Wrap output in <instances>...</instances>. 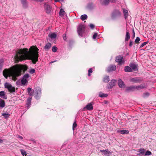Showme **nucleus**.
I'll list each match as a JSON object with an SVG mask.
<instances>
[{
	"instance_id": "obj_58",
	"label": "nucleus",
	"mask_w": 156,
	"mask_h": 156,
	"mask_svg": "<svg viewBox=\"0 0 156 156\" xmlns=\"http://www.w3.org/2000/svg\"><path fill=\"white\" fill-rule=\"evenodd\" d=\"M30 140L33 141V144H36V141L34 140V139H30Z\"/></svg>"
},
{
	"instance_id": "obj_1",
	"label": "nucleus",
	"mask_w": 156,
	"mask_h": 156,
	"mask_svg": "<svg viewBox=\"0 0 156 156\" xmlns=\"http://www.w3.org/2000/svg\"><path fill=\"white\" fill-rule=\"evenodd\" d=\"M30 49L33 50L34 51H29L27 48L20 49L14 57L16 62H18L20 61L30 59L32 60L33 64H36L38 61L39 57L38 51L39 49L36 46H31L30 49Z\"/></svg>"
},
{
	"instance_id": "obj_59",
	"label": "nucleus",
	"mask_w": 156,
	"mask_h": 156,
	"mask_svg": "<svg viewBox=\"0 0 156 156\" xmlns=\"http://www.w3.org/2000/svg\"><path fill=\"white\" fill-rule=\"evenodd\" d=\"M109 2L112 3H115L116 2V0H109Z\"/></svg>"
},
{
	"instance_id": "obj_62",
	"label": "nucleus",
	"mask_w": 156,
	"mask_h": 156,
	"mask_svg": "<svg viewBox=\"0 0 156 156\" xmlns=\"http://www.w3.org/2000/svg\"><path fill=\"white\" fill-rule=\"evenodd\" d=\"M56 60H55V61H51V62H50V64H51L52 63H53V62H56Z\"/></svg>"
},
{
	"instance_id": "obj_31",
	"label": "nucleus",
	"mask_w": 156,
	"mask_h": 156,
	"mask_svg": "<svg viewBox=\"0 0 156 156\" xmlns=\"http://www.w3.org/2000/svg\"><path fill=\"white\" fill-rule=\"evenodd\" d=\"M123 13L124 18L126 20L127 19V17L128 15V13L127 10L126 9H124L123 11Z\"/></svg>"
},
{
	"instance_id": "obj_46",
	"label": "nucleus",
	"mask_w": 156,
	"mask_h": 156,
	"mask_svg": "<svg viewBox=\"0 0 156 156\" xmlns=\"http://www.w3.org/2000/svg\"><path fill=\"white\" fill-rule=\"evenodd\" d=\"M57 48L55 46L52 47V50L53 52H55L57 51Z\"/></svg>"
},
{
	"instance_id": "obj_52",
	"label": "nucleus",
	"mask_w": 156,
	"mask_h": 156,
	"mask_svg": "<svg viewBox=\"0 0 156 156\" xmlns=\"http://www.w3.org/2000/svg\"><path fill=\"white\" fill-rule=\"evenodd\" d=\"M29 72L30 74H33L35 72V70L34 69H31L30 70Z\"/></svg>"
},
{
	"instance_id": "obj_43",
	"label": "nucleus",
	"mask_w": 156,
	"mask_h": 156,
	"mask_svg": "<svg viewBox=\"0 0 156 156\" xmlns=\"http://www.w3.org/2000/svg\"><path fill=\"white\" fill-rule=\"evenodd\" d=\"M20 151L22 154L23 156H26L27 153L23 149H21Z\"/></svg>"
},
{
	"instance_id": "obj_9",
	"label": "nucleus",
	"mask_w": 156,
	"mask_h": 156,
	"mask_svg": "<svg viewBox=\"0 0 156 156\" xmlns=\"http://www.w3.org/2000/svg\"><path fill=\"white\" fill-rule=\"evenodd\" d=\"M116 81V80H115L113 79L111 80V82L107 85V88L108 89L112 88L113 87L115 86Z\"/></svg>"
},
{
	"instance_id": "obj_7",
	"label": "nucleus",
	"mask_w": 156,
	"mask_h": 156,
	"mask_svg": "<svg viewBox=\"0 0 156 156\" xmlns=\"http://www.w3.org/2000/svg\"><path fill=\"white\" fill-rule=\"evenodd\" d=\"M44 8L47 14H49L51 11L52 9L51 7V6L45 3L44 5Z\"/></svg>"
},
{
	"instance_id": "obj_29",
	"label": "nucleus",
	"mask_w": 156,
	"mask_h": 156,
	"mask_svg": "<svg viewBox=\"0 0 156 156\" xmlns=\"http://www.w3.org/2000/svg\"><path fill=\"white\" fill-rule=\"evenodd\" d=\"M87 8L89 9L92 10L94 8V5L92 3H90L87 4Z\"/></svg>"
},
{
	"instance_id": "obj_56",
	"label": "nucleus",
	"mask_w": 156,
	"mask_h": 156,
	"mask_svg": "<svg viewBox=\"0 0 156 156\" xmlns=\"http://www.w3.org/2000/svg\"><path fill=\"white\" fill-rule=\"evenodd\" d=\"M133 44V41L131 40H130L129 41V47H131L132 46Z\"/></svg>"
},
{
	"instance_id": "obj_37",
	"label": "nucleus",
	"mask_w": 156,
	"mask_h": 156,
	"mask_svg": "<svg viewBox=\"0 0 156 156\" xmlns=\"http://www.w3.org/2000/svg\"><path fill=\"white\" fill-rule=\"evenodd\" d=\"M87 18V16L86 14L82 15L80 17V19L83 21L85 20Z\"/></svg>"
},
{
	"instance_id": "obj_12",
	"label": "nucleus",
	"mask_w": 156,
	"mask_h": 156,
	"mask_svg": "<svg viewBox=\"0 0 156 156\" xmlns=\"http://www.w3.org/2000/svg\"><path fill=\"white\" fill-rule=\"evenodd\" d=\"M10 73V71L9 69H5L3 71L4 76L6 79H7Z\"/></svg>"
},
{
	"instance_id": "obj_50",
	"label": "nucleus",
	"mask_w": 156,
	"mask_h": 156,
	"mask_svg": "<svg viewBox=\"0 0 156 156\" xmlns=\"http://www.w3.org/2000/svg\"><path fill=\"white\" fill-rule=\"evenodd\" d=\"M62 37L64 41H67V37L66 36V34H63Z\"/></svg>"
},
{
	"instance_id": "obj_15",
	"label": "nucleus",
	"mask_w": 156,
	"mask_h": 156,
	"mask_svg": "<svg viewBox=\"0 0 156 156\" xmlns=\"http://www.w3.org/2000/svg\"><path fill=\"white\" fill-rule=\"evenodd\" d=\"M100 152H102V154L107 156H109L110 154H112V153L108 149L103 150H100Z\"/></svg>"
},
{
	"instance_id": "obj_53",
	"label": "nucleus",
	"mask_w": 156,
	"mask_h": 156,
	"mask_svg": "<svg viewBox=\"0 0 156 156\" xmlns=\"http://www.w3.org/2000/svg\"><path fill=\"white\" fill-rule=\"evenodd\" d=\"M98 35V33H94V35L93 36L92 38L94 39H96V37Z\"/></svg>"
},
{
	"instance_id": "obj_55",
	"label": "nucleus",
	"mask_w": 156,
	"mask_h": 156,
	"mask_svg": "<svg viewBox=\"0 0 156 156\" xmlns=\"http://www.w3.org/2000/svg\"><path fill=\"white\" fill-rule=\"evenodd\" d=\"M16 84L18 86H20L21 85V81H20V80H17L16 82Z\"/></svg>"
},
{
	"instance_id": "obj_32",
	"label": "nucleus",
	"mask_w": 156,
	"mask_h": 156,
	"mask_svg": "<svg viewBox=\"0 0 156 156\" xmlns=\"http://www.w3.org/2000/svg\"><path fill=\"white\" fill-rule=\"evenodd\" d=\"M65 12L63 9H61L59 13V16H64L65 15Z\"/></svg>"
},
{
	"instance_id": "obj_24",
	"label": "nucleus",
	"mask_w": 156,
	"mask_h": 156,
	"mask_svg": "<svg viewBox=\"0 0 156 156\" xmlns=\"http://www.w3.org/2000/svg\"><path fill=\"white\" fill-rule=\"evenodd\" d=\"M5 106V103L4 101L2 98H0V108H4Z\"/></svg>"
},
{
	"instance_id": "obj_48",
	"label": "nucleus",
	"mask_w": 156,
	"mask_h": 156,
	"mask_svg": "<svg viewBox=\"0 0 156 156\" xmlns=\"http://www.w3.org/2000/svg\"><path fill=\"white\" fill-rule=\"evenodd\" d=\"M92 72V69L90 68L88 70V76H90L91 75V73Z\"/></svg>"
},
{
	"instance_id": "obj_61",
	"label": "nucleus",
	"mask_w": 156,
	"mask_h": 156,
	"mask_svg": "<svg viewBox=\"0 0 156 156\" xmlns=\"http://www.w3.org/2000/svg\"><path fill=\"white\" fill-rule=\"evenodd\" d=\"M18 138L21 139V140H22L23 139V137H22V136H20V135H18Z\"/></svg>"
},
{
	"instance_id": "obj_38",
	"label": "nucleus",
	"mask_w": 156,
	"mask_h": 156,
	"mask_svg": "<svg viewBox=\"0 0 156 156\" xmlns=\"http://www.w3.org/2000/svg\"><path fill=\"white\" fill-rule=\"evenodd\" d=\"M12 86V85L11 84H10L8 82L5 83L4 84L5 88H7L8 89L10 87Z\"/></svg>"
},
{
	"instance_id": "obj_45",
	"label": "nucleus",
	"mask_w": 156,
	"mask_h": 156,
	"mask_svg": "<svg viewBox=\"0 0 156 156\" xmlns=\"http://www.w3.org/2000/svg\"><path fill=\"white\" fill-rule=\"evenodd\" d=\"M140 40V39L139 37H137L135 41L134 42L136 44H139V41Z\"/></svg>"
},
{
	"instance_id": "obj_23",
	"label": "nucleus",
	"mask_w": 156,
	"mask_h": 156,
	"mask_svg": "<svg viewBox=\"0 0 156 156\" xmlns=\"http://www.w3.org/2000/svg\"><path fill=\"white\" fill-rule=\"evenodd\" d=\"M0 97L4 99H7V96L5 95V92L4 91H1L0 92Z\"/></svg>"
},
{
	"instance_id": "obj_41",
	"label": "nucleus",
	"mask_w": 156,
	"mask_h": 156,
	"mask_svg": "<svg viewBox=\"0 0 156 156\" xmlns=\"http://www.w3.org/2000/svg\"><path fill=\"white\" fill-rule=\"evenodd\" d=\"M150 93L148 92H146L144 93L143 95V97L144 98L148 97L150 95Z\"/></svg>"
},
{
	"instance_id": "obj_64",
	"label": "nucleus",
	"mask_w": 156,
	"mask_h": 156,
	"mask_svg": "<svg viewBox=\"0 0 156 156\" xmlns=\"http://www.w3.org/2000/svg\"><path fill=\"white\" fill-rule=\"evenodd\" d=\"M55 2H60V0H55Z\"/></svg>"
},
{
	"instance_id": "obj_17",
	"label": "nucleus",
	"mask_w": 156,
	"mask_h": 156,
	"mask_svg": "<svg viewBox=\"0 0 156 156\" xmlns=\"http://www.w3.org/2000/svg\"><path fill=\"white\" fill-rule=\"evenodd\" d=\"M85 108H86L88 110H92L93 109V107L92 106V104L91 103H88L85 107L83 109H85Z\"/></svg>"
},
{
	"instance_id": "obj_4",
	"label": "nucleus",
	"mask_w": 156,
	"mask_h": 156,
	"mask_svg": "<svg viewBox=\"0 0 156 156\" xmlns=\"http://www.w3.org/2000/svg\"><path fill=\"white\" fill-rule=\"evenodd\" d=\"M115 61L118 63V65H121L125 62V60L122 55H119L115 57Z\"/></svg>"
},
{
	"instance_id": "obj_34",
	"label": "nucleus",
	"mask_w": 156,
	"mask_h": 156,
	"mask_svg": "<svg viewBox=\"0 0 156 156\" xmlns=\"http://www.w3.org/2000/svg\"><path fill=\"white\" fill-rule=\"evenodd\" d=\"M21 82L22 85H25L28 83V80L22 78L21 80Z\"/></svg>"
},
{
	"instance_id": "obj_36",
	"label": "nucleus",
	"mask_w": 156,
	"mask_h": 156,
	"mask_svg": "<svg viewBox=\"0 0 156 156\" xmlns=\"http://www.w3.org/2000/svg\"><path fill=\"white\" fill-rule=\"evenodd\" d=\"M99 96L101 98L106 97L108 96V95L104 94L102 92H100L99 94Z\"/></svg>"
},
{
	"instance_id": "obj_30",
	"label": "nucleus",
	"mask_w": 156,
	"mask_h": 156,
	"mask_svg": "<svg viewBox=\"0 0 156 156\" xmlns=\"http://www.w3.org/2000/svg\"><path fill=\"white\" fill-rule=\"evenodd\" d=\"M27 91L28 95L32 97L33 95V92H32V89L30 87H28L27 89Z\"/></svg>"
},
{
	"instance_id": "obj_60",
	"label": "nucleus",
	"mask_w": 156,
	"mask_h": 156,
	"mask_svg": "<svg viewBox=\"0 0 156 156\" xmlns=\"http://www.w3.org/2000/svg\"><path fill=\"white\" fill-rule=\"evenodd\" d=\"M35 1L37 2H42L44 1V0H34Z\"/></svg>"
},
{
	"instance_id": "obj_25",
	"label": "nucleus",
	"mask_w": 156,
	"mask_h": 156,
	"mask_svg": "<svg viewBox=\"0 0 156 156\" xmlns=\"http://www.w3.org/2000/svg\"><path fill=\"white\" fill-rule=\"evenodd\" d=\"M118 133L122 134H127L129 133V131L128 130H118Z\"/></svg>"
},
{
	"instance_id": "obj_18",
	"label": "nucleus",
	"mask_w": 156,
	"mask_h": 156,
	"mask_svg": "<svg viewBox=\"0 0 156 156\" xmlns=\"http://www.w3.org/2000/svg\"><path fill=\"white\" fill-rule=\"evenodd\" d=\"M119 86L120 88H122L125 87V85L124 83L120 79H119Z\"/></svg>"
},
{
	"instance_id": "obj_33",
	"label": "nucleus",
	"mask_w": 156,
	"mask_h": 156,
	"mask_svg": "<svg viewBox=\"0 0 156 156\" xmlns=\"http://www.w3.org/2000/svg\"><path fill=\"white\" fill-rule=\"evenodd\" d=\"M8 90L10 93H13L15 92V88L12 86L10 87L9 88Z\"/></svg>"
},
{
	"instance_id": "obj_16",
	"label": "nucleus",
	"mask_w": 156,
	"mask_h": 156,
	"mask_svg": "<svg viewBox=\"0 0 156 156\" xmlns=\"http://www.w3.org/2000/svg\"><path fill=\"white\" fill-rule=\"evenodd\" d=\"M135 90L136 89L137 90H141L143 89L146 88V87L145 86L144 84H141L140 85L136 86H134Z\"/></svg>"
},
{
	"instance_id": "obj_10",
	"label": "nucleus",
	"mask_w": 156,
	"mask_h": 156,
	"mask_svg": "<svg viewBox=\"0 0 156 156\" xmlns=\"http://www.w3.org/2000/svg\"><path fill=\"white\" fill-rule=\"evenodd\" d=\"M116 69V67L115 65H111L108 67L107 71L108 73H110L115 71Z\"/></svg>"
},
{
	"instance_id": "obj_49",
	"label": "nucleus",
	"mask_w": 156,
	"mask_h": 156,
	"mask_svg": "<svg viewBox=\"0 0 156 156\" xmlns=\"http://www.w3.org/2000/svg\"><path fill=\"white\" fill-rule=\"evenodd\" d=\"M144 154L145 155H151L152 153L150 151H147Z\"/></svg>"
},
{
	"instance_id": "obj_63",
	"label": "nucleus",
	"mask_w": 156,
	"mask_h": 156,
	"mask_svg": "<svg viewBox=\"0 0 156 156\" xmlns=\"http://www.w3.org/2000/svg\"><path fill=\"white\" fill-rule=\"evenodd\" d=\"M3 142V140L1 139H0V144H1V143H2Z\"/></svg>"
},
{
	"instance_id": "obj_21",
	"label": "nucleus",
	"mask_w": 156,
	"mask_h": 156,
	"mask_svg": "<svg viewBox=\"0 0 156 156\" xmlns=\"http://www.w3.org/2000/svg\"><path fill=\"white\" fill-rule=\"evenodd\" d=\"M124 70L126 72H133L131 67L128 66H125L124 67Z\"/></svg>"
},
{
	"instance_id": "obj_14",
	"label": "nucleus",
	"mask_w": 156,
	"mask_h": 156,
	"mask_svg": "<svg viewBox=\"0 0 156 156\" xmlns=\"http://www.w3.org/2000/svg\"><path fill=\"white\" fill-rule=\"evenodd\" d=\"M135 90L134 86H131L129 87H127L125 90L126 92H129L134 91Z\"/></svg>"
},
{
	"instance_id": "obj_28",
	"label": "nucleus",
	"mask_w": 156,
	"mask_h": 156,
	"mask_svg": "<svg viewBox=\"0 0 156 156\" xmlns=\"http://www.w3.org/2000/svg\"><path fill=\"white\" fill-rule=\"evenodd\" d=\"M21 2L23 7L24 8H26L27 7V0H21Z\"/></svg>"
},
{
	"instance_id": "obj_6",
	"label": "nucleus",
	"mask_w": 156,
	"mask_h": 156,
	"mask_svg": "<svg viewBox=\"0 0 156 156\" xmlns=\"http://www.w3.org/2000/svg\"><path fill=\"white\" fill-rule=\"evenodd\" d=\"M121 15V13L119 10L115 9L112 13L111 17L112 19H114L120 16Z\"/></svg>"
},
{
	"instance_id": "obj_47",
	"label": "nucleus",
	"mask_w": 156,
	"mask_h": 156,
	"mask_svg": "<svg viewBox=\"0 0 156 156\" xmlns=\"http://www.w3.org/2000/svg\"><path fill=\"white\" fill-rule=\"evenodd\" d=\"M29 77V75L28 73H26L23 76V78L27 80V79Z\"/></svg>"
},
{
	"instance_id": "obj_51",
	"label": "nucleus",
	"mask_w": 156,
	"mask_h": 156,
	"mask_svg": "<svg viewBox=\"0 0 156 156\" xmlns=\"http://www.w3.org/2000/svg\"><path fill=\"white\" fill-rule=\"evenodd\" d=\"M148 43V41H146V42H145L143 43L140 45V48H142V47H144V46H145V45L147 44Z\"/></svg>"
},
{
	"instance_id": "obj_39",
	"label": "nucleus",
	"mask_w": 156,
	"mask_h": 156,
	"mask_svg": "<svg viewBox=\"0 0 156 156\" xmlns=\"http://www.w3.org/2000/svg\"><path fill=\"white\" fill-rule=\"evenodd\" d=\"M4 62V60L3 59H1L0 60V70H1L2 69Z\"/></svg>"
},
{
	"instance_id": "obj_27",
	"label": "nucleus",
	"mask_w": 156,
	"mask_h": 156,
	"mask_svg": "<svg viewBox=\"0 0 156 156\" xmlns=\"http://www.w3.org/2000/svg\"><path fill=\"white\" fill-rule=\"evenodd\" d=\"M48 37L51 38L52 39L56 38L57 37V34L55 33H53L51 34H49Z\"/></svg>"
},
{
	"instance_id": "obj_44",
	"label": "nucleus",
	"mask_w": 156,
	"mask_h": 156,
	"mask_svg": "<svg viewBox=\"0 0 156 156\" xmlns=\"http://www.w3.org/2000/svg\"><path fill=\"white\" fill-rule=\"evenodd\" d=\"M76 121L75 120L73 125V130H74L77 126Z\"/></svg>"
},
{
	"instance_id": "obj_13",
	"label": "nucleus",
	"mask_w": 156,
	"mask_h": 156,
	"mask_svg": "<svg viewBox=\"0 0 156 156\" xmlns=\"http://www.w3.org/2000/svg\"><path fill=\"white\" fill-rule=\"evenodd\" d=\"M129 66L131 67L132 70L137 71L138 70V65L135 64L133 63H131L129 64Z\"/></svg>"
},
{
	"instance_id": "obj_2",
	"label": "nucleus",
	"mask_w": 156,
	"mask_h": 156,
	"mask_svg": "<svg viewBox=\"0 0 156 156\" xmlns=\"http://www.w3.org/2000/svg\"><path fill=\"white\" fill-rule=\"evenodd\" d=\"M86 27L84 25L82 24H80L77 28V33L81 37H85V36L83 35V34L85 30Z\"/></svg>"
},
{
	"instance_id": "obj_3",
	"label": "nucleus",
	"mask_w": 156,
	"mask_h": 156,
	"mask_svg": "<svg viewBox=\"0 0 156 156\" xmlns=\"http://www.w3.org/2000/svg\"><path fill=\"white\" fill-rule=\"evenodd\" d=\"M34 91L35 94V97L36 99L37 100L39 99L41 96V89L39 87H37L33 91Z\"/></svg>"
},
{
	"instance_id": "obj_8",
	"label": "nucleus",
	"mask_w": 156,
	"mask_h": 156,
	"mask_svg": "<svg viewBox=\"0 0 156 156\" xmlns=\"http://www.w3.org/2000/svg\"><path fill=\"white\" fill-rule=\"evenodd\" d=\"M16 67L17 69L20 72L23 70L24 72H25L27 70L28 68L27 66L22 65L17 66Z\"/></svg>"
},
{
	"instance_id": "obj_42",
	"label": "nucleus",
	"mask_w": 156,
	"mask_h": 156,
	"mask_svg": "<svg viewBox=\"0 0 156 156\" xmlns=\"http://www.w3.org/2000/svg\"><path fill=\"white\" fill-rule=\"evenodd\" d=\"M74 41L72 39L70 40L69 41V45L70 46H72L74 43Z\"/></svg>"
},
{
	"instance_id": "obj_22",
	"label": "nucleus",
	"mask_w": 156,
	"mask_h": 156,
	"mask_svg": "<svg viewBox=\"0 0 156 156\" xmlns=\"http://www.w3.org/2000/svg\"><path fill=\"white\" fill-rule=\"evenodd\" d=\"M51 44L49 42L47 43L45 46L44 49L46 51H48L51 48Z\"/></svg>"
},
{
	"instance_id": "obj_5",
	"label": "nucleus",
	"mask_w": 156,
	"mask_h": 156,
	"mask_svg": "<svg viewBox=\"0 0 156 156\" xmlns=\"http://www.w3.org/2000/svg\"><path fill=\"white\" fill-rule=\"evenodd\" d=\"M129 81L131 82L134 83H140L143 81V79L141 77H135L130 78Z\"/></svg>"
},
{
	"instance_id": "obj_35",
	"label": "nucleus",
	"mask_w": 156,
	"mask_h": 156,
	"mask_svg": "<svg viewBox=\"0 0 156 156\" xmlns=\"http://www.w3.org/2000/svg\"><path fill=\"white\" fill-rule=\"evenodd\" d=\"M109 81V76H105L103 80L104 82L105 83H108Z\"/></svg>"
},
{
	"instance_id": "obj_20",
	"label": "nucleus",
	"mask_w": 156,
	"mask_h": 156,
	"mask_svg": "<svg viewBox=\"0 0 156 156\" xmlns=\"http://www.w3.org/2000/svg\"><path fill=\"white\" fill-rule=\"evenodd\" d=\"M139 152L140 153L136 154L137 155H144L145 153V150L144 148H141L140 149H139Z\"/></svg>"
},
{
	"instance_id": "obj_40",
	"label": "nucleus",
	"mask_w": 156,
	"mask_h": 156,
	"mask_svg": "<svg viewBox=\"0 0 156 156\" xmlns=\"http://www.w3.org/2000/svg\"><path fill=\"white\" fill-rule=\"evenodd\" d=\"M2 115L4 116L5 118H7L8 117H9V116H10V115L9 114L6 113H3L2 114Z\"/></svg>"
},
{
	"instance_id": "obj_11",
	"label": "nucleus",
	"mask_w": 156,
	"mask_h": 156,
	"mask_svg": "<svg viewBox=\"0 0 156 156\" xmlns=\"http://www.w3.org/2000/svg\"><path fill=\"white\" fill-rule=\"evenodd\" d=\"M32 98V97H28L26 101V106L25 108H27V109H28L30 107Z\"/></svg>"
},
{
	"instance_id": "obj_57",
	"label": "nucleus",
	"mask_w": 156,
	"mask_h": 156,
	"mask_svg": "<svg viewBox=\"0 0 156 156\" xmlns=\"http://www.w3.org/2000/svg\"><path fill=\"white\" fill-rule=\"evenodd\" d=\"M133 34L132 35V37H133V39L134 38V37H135V32H134V30L133 29Z\"/></svg>"
},
{
	"instance_id": "obj_19",
	"label": "nucleus",
	"mask_w": 156,
	"mask_h": 156,
	"mask_svg": "<svg viewBox=\"0 0 156 156\" xmlns=\"http://www.w3.org/2000/svg\"><path fill=\"white\" fill-rule=\"evenodd\" d=\"M109 2V0H100V3L102 5H107Z\"/></svg>"
},
{
	"instance_id": "obj_26",
	"label": "nucleus",
	"mask_w": 156,
	"mask_h": 156,
	"mask_svg": "<svg viewBox=\"0 0 156 156\" xmlns=\"http://www.w3.org/2000/svg\"><path fill=\"white\" fill-rule=\"evenodd\" d=\"M130 38V36L129 34V32L128 31L127 28H126V37L125 39V41H128Z\"/></svg>"
},
{
	"instance_id": "obj_54",
	"label": "nucleus",
	"mask_w": 156,
	"mask_h": 156,
	"mask_svg": "<svg viewBox=\"0 0 156 156\" xmlns=\"http://www.w3.org/2000/svg\"><path fill=\"white\" fill-rule=\"evenodd\" d=\"M89 26L92 29H93L95 27V26L92 23L90 24L89 25Z\"/></svg>"
}]
</instances>
